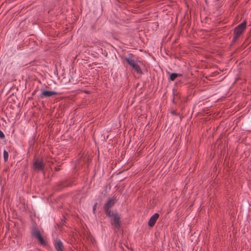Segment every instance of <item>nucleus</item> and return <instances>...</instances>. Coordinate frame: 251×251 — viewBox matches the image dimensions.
I'll return each instance as SVG.
<instances>
[{
	"label": "nucleus",
	"instance_id": "obj_1",
	"mask_svg": "<svg viewBox=\"0 0 251 251\" xmlns=\"http://www.w3.org/2000/svg\"><path fill=\"white\" fill-rule=\"evenodd\" d=\"M247 22L244 21L241 24L237 25L234 29V37L232 40V44H234L238 39L239 36L243 33L246 27Z\"/></svg>",
	"mask_w": 251,
	"mask_h": 251
},
{
	"label": "nucleus",
	"instance_id": "obj_2",
	"mask_svg": "<svg viewBox=\"0 0 251 251\" xmlns=\"http://www.w3.org/2000/svg\"><path fill=\"white\" fill-rule=\"evenodd\" d=\"M31 234L33 237L36 238L38 240L39 243L41 245H46V241L44 239L41 235L40 231L36 227L33 226L32 227Z\"/></svg>",
	"mask_w": 251,
	"mask_h": 251
},
{
	"label": "nucleus",
	"instance_id": "obj_3",
	"mask_svg": "<svg viewBox=\"0 0 251 251\" xmlns=\"http://www.w3.org/2000/svg\"><path fill=\"white\" fill-rule=\"evenodd\" d=\"M115 203V198L113 197L108 200L107 202L104 204L103 209L107 216L110 217L112 213L110 209L112 207Z\"/></svg>",
	"mask_w": 251,
	"mask_h": 251
},
{
	"label": "nucleus",
	"instance_id": "obj_4",
	"mask_svg": "<svg viewBox=\"0 0 251 251\" xmlns=\"http://www.w3.org/2000/svg\"><path fill=\"white\" fill-rule=\"evenodd\" d=\"M110 217H112L111 221V225L113 226L116 229H119L121 227L120 215L117 212H115L112 213V215Z\"/></svg>",
	"mask_w": 251,
	"mask_h": 251
},
{
	"label": "nucleus",
	"instance_id": "obj_5",
	"mask_svg": "<svg viewBox=\"0 0 251 251\" xmlns=\"http://www.w3.org/2000/svg\"><path fill=\"white\" fill-rule=\"evenodd\" d=\"M41 93L39 96V97L40 99L48 98L59 94V93L57 92L54 91H48L44 89H41Z\"/></svg>",
	"mask_w": 251,
	"mask_h": 251
},
{
	"label": "nucleus",
	"instance_id": "obj_6",
	"mask_svg": "<svg viewBox=\"0 0 251 251\" xmlns=\"http://www.w3.org/2000/svg\"><path fill=\"white\" fill-rule=\"evenodd\" d=\"M125 60L127 64L131 67L138 74H142L143 72L142 71L140 66L135 63V61L129 57L125 58Z\"/></svg>",
	"mask_w": 251,
	"mask_h": 251
},
{
	"label": "nucleus",
	"instance_id": "obj_7",
	"mask_svg": "<svg viewBox=\"0 0 251 251\" xmlns=\"http://www.w3.org/2000/svg\"><path fill=\"white\" fill-rule=\"evenodd\" d=\"M33 166L34 169L37 171H41L44 170L45 164L43 160L38 158L35 159L34 162Z\"/></svg>",
	"mask_w": 251,
	"mask_h": 251
},
{
	"label": "nucleus",
	"instance_id": "obj_8",
	"mask_svg": "<svg viewBox=\"0 0 251 251\" xmlns=\"http://www.w3.org/2000/svg\"><path fill=\"white\" fill-rule=\"evenodd\" d=\"M159 215L158 213L154 214L149 219L148 222V226L150 227H153L156 223L157 220L158 219Z\"/></svg>",
	"mask_w": 251,
	"mask_h": 251
},
{
	"label": "nucleus",
	"instance_id": "obj_9",
	"mask_svg": "<svg viewBox=\"0 0 251 251\" xmlns=\"http://www.w3.org/2000/svg\"><path fill=\"white\" fill-rule=\"evenodd\" d=\"M54 247L57 251H64L63 244L59 239H56Z\"/></svg>",
	"mask_w": 251,
	"mask_h": 251
},
{
	"label": "nucleus",
	"instance_id": "obj_10",
	"mask_svg": "<svg viewBox=\"0 0 251 251\" xmlns=\"http://www.w3.org/2000/svg\"><path fill=\"white\" fill-rule=\"evenodd\" d=\"M182 74L172 73L170 75V79L171 81H174L177 76H181Z\"/></svg>",
	"mask_w": 251,
	"mask_h": 251
},
{
	"label": "nucleus",
	"instance_id": "obj_11",
	"mask_svg": "<svg viewBox=\"0 0 251 251\" xmlns=\"http://www.w3.org/2000/svg\"><path fill=\"white\" fill-rule=\"evenodd\" d=\"M72 185V183L68 180L62 181L61 183V185L62 187L69 186Z\"/></svg>",
	"mask_w": 251,
	"mask_h": 251
},
{
	"label": "nucleus",
	"instance_id": "obj_12",
	"mask_svg": "<svg viewBox=\"0 0 251 251\" xmlns=\"http://www.w3.org/2000/svg\"><path fill=\"white\" fill-rule=\"evenodd\" d=\"M8 152L6 150H4L3 151V158L5 162H6L8 160Z\"/></svg>",
	"mask_w": 251,
	"mask_h": 251
},
{
	"label": "nucleus",
	"instance_id": "obj_13",
	"mask_svg": "<svg viewBox=\"0 0 251 251\" xmlns=\"http://www.w3.org/2000/svg\"><path fill=\"white\" fill-rule=\"evenodd\" d=\"M5 136L3 132L0 130V138L3 139L4 138Z\"/></svg>",
	"mask_w": 251,
	"mask_h": 251
},
{
	"label": "nucleus",
	"instance_id": "obj_14",
	"mask_svg": "<svg viewBox=\"0 0 251 251\" xmlns=\"http://www.w3.org/2000/svg\"><path fill=\"white\" fill-rule=\"evenodd\" d=\"M97 204H98V203H97V202H96V203H95V204H94V206H93V212H94V213H95V210H96V207H97Z\"/></svg>",
	"mask_w": 251,
	"mask_h": 251
},
{
	"label": "nucleus",
	"instance_id": "obj_15",
	"mask_svg": "<svg viewBox=\"0 0 251 251\" xmlns=\"http://www.w3.org/2000/svg\"><path fill=\"white\" fill-rule=\"evenodd\" d=\"M55 170L56 171H60V168H59V167H56V168H55Z\"/></svg>",
	"mask_w": 251,
	"mask_h": 251
},
{
	"label": "nucleus",
	"instance_id": "obj_16",
	"mask_svg": "<svg viewBox=\"0 0 251 251\" xmlns=\"http://www.w3.org/2000/svg\"><path fill=\"white\" fill-rule=\"evenodd\" d=\"M172 114L173 115H176V112L175 110H174V111H173L172 112Z\"/></svg>",
	"mask_w": 251,
	"mask_h": 251
},
{
	"label": "nucleus",
	"instance_id": "obj_17",
	"mask_svg": "<svg viewBox=\"0 0 251 251\" xmlns=\"http://www.w3.org/2000/svg\"><path fill=\"white\" fill-rule=\"evenodd\" d=\"M129 55L132 56V54H129Z\"/></svg>",
	"mask_w": 251,
	"mask_h": 251
}]
</instances>
